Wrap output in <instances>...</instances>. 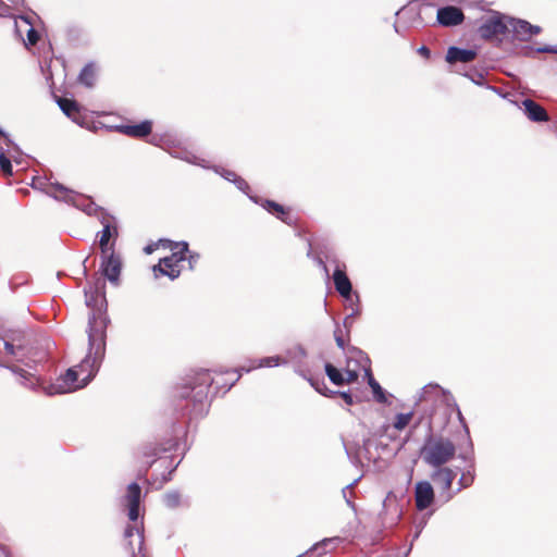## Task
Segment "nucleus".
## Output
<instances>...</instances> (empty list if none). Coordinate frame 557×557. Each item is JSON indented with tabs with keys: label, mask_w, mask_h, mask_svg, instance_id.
<instances>
[{
	"label": "nucleus",
	"mask_w": 557,
	"mask_h": 557,
	"mask_svg": "<svg viewBox=\"0 0 557 557\" xmlns=\"http://www.w3.org/2000/svg\"><path fill=\"white\" fill-rule=\"evenodd\" d=\"M159 243L163 247H169L172 250V253L168 257L161 258L159 263L153 265V273L157 277L159 275H166L171 280H175L181 275V263L186 259L188 244L185 242L173 243L169 239H161Z\"/></svg>",
	"instance_id": "nucleus-1"
},
{
	"label": "nucleus",
	"mask_w": 557,
	"mask_h": 557,
	"mask_svg": "<svg viewBox=\"0 0 557 557\" xmlns=\"http://www.w3.org/2000/svg\"><path fill=\"white\" fill-rule=\"evenodd\" d=\"M456 454V446L449 438L430 440L423 447L424 461L432 467H442L450 461Z\"/></svg>",
	"instance_id": "nucleus-2"
},
{
	"label": "nucleus",
	"mask_w": 557,
	"mask_h": 557,
	"mask_svg": "<svg viewBox=\"0 0 557 557\" xmlns=\"http://www.w3.org/2000/svg\"><path fill=\"white\" fill-rule=\"evenodd\" d=\"M88 325V342L90 350H94L95 361L104 355L108 319L100 309H97L89 317Z\"/></svg>",
	"instance_id": "nucleus-3"
},
{
	"label": "nucleus",
	"mask_w": 557,
	"mask_h": 557,
	"mask_svg": "<svg viewBox=\"0 0 557 557\" xmlns=\"http://www.w3.org/2000/svg\"><path fill=\"white\" fill-rule=\"evenodd\" d=\"M212 382L213 380L210 373L208 371H201L183 387L180 396L182 398H190L195 404L202 405L208 398Z\"/></svg>",
	"instance_id": "nucleus-4"
},
{
	"label": "nucleus",
	"mask_w": 557,
	"mask_h": 557,
	"mask_svg": "<svg viewBox=\"0 0 557 557\" xmlns=\"http://www.w3.org/2000/svg\"><path fill=\"white\" fill-rule=\"evenodd\" d=\"M91 380V373H89L82 381H78V371L74 368L69 369L64 375L58 379V385L52 386V393L64 394L74 392L78 388H82L88 384Z\"/></svg>",
	"instance_id": "nucleus-5"
},
{
	"label": "nucleus",
	"mask_w": 557,
	"mask_h": 557,
	"mask_svg": "<svg viewBox=\"0 0 557 557\" xmlns=\"http://www.w3.org/2000/svg\"><path fill=\"white\" fill-rule=\"evenodd\" d=\"M437 469L431 474L432 481L440 487L442 493L446 494V499L450 500L454 494L450 492L456 472L448 467H436Z\"/></svg>",
	"instance_id": "nucleus-6"
},
{
	"label": "nucleus",
	"mask_w": 557,
	"mask_h": 557,
	"mask_svg": "<svg viewBox=\"0 0 557 557\" xmlns=\"http://www.w3.org/2000/svg\"><path fill=\"white\" fill-rule=\"evenodd\" d=\"M122 261L114 251L102 255L101 272L112 283L119 281L121 274Z\"/></svg>",
	"instance_id": "nucleus-7"
},
{
	"label": "nucleus",
	"mask_w": 557,
	"mask_h": 557,
	"mask_svg": "<svg viewBox=\"0 0 557 557\" xmlns=\"http://www.w3.org/2000/svg\"><path fill=\"white\" fill-rule=\"evenodd\" d=\"M336 267L333 272V282L336 292L344 298H349L352 290V285L349 277L346 274V264L339 261H335Z\"/></svg>",
	"instance_id": "nucleus-8"
},
{
	"label": "nucleus",
	"mask_w": 557,
	"mask_h": 557,
	"mask_svg": "<svg viewBox=\"0 0 557 557\" xmlns=\"http://www.w3.org/2000/svg\"><path fill=\"white\" fill-rule=\"evenodd\" d=\"M479 35L483 39H493L507 32V25L499 15L492 16L479 27Z\"/></svg>",
	"instance_id": "nucleus-9"
},
{
	"label": "nucleus",
	"mask_w": 557,
	"mask_h": 557,
	"mask_svg": "<svg viewBox=\"0 0 557 557\" xmlns=\"http://www.w3.org/2000/svg\"><path fill=\"white\" fill-rule=\"evenodd\" d=\"M437 22L445 27L460 25L465 21V14L458 7L448 5L437 10Z\"/></svg>",
	"instance_id": "nucleus-10"
},
{
	"label": "nucleus",
	"mask_w": 557,
	"mask_h": 557,
	"mask_svg": "<svg viewBox=\"0 0 557 557\" xmlns=\"http://www.w3.org/2000/svg\"><path fill=\"white\" fill-rule=\"evenodd\" d=\"M116 132L136 139H143L152 133V122L141 121L138 124H121L115 126Z\"/></svg>",
	"instance_id": "nucleus-11"
},
{
	"label": "nucleus",
	"mask_w": 557,
	"mask_h": 557,
	"mask_svg": "<svg viewBox=\"0 0 557 557\" xmlns=\"http://www.w3.org/2000/svg\"><path fill=\"white\" fill-rule=\"evenodd\" d=\"M414 499L419 510H424L433 504L434 491L430 482L422 481L416 484Z\"/></svg>",
	"instance_id": "nucleus-12"
},
{
	"label": "nucleus",
	"mask_w": 557,
	"mask_h": 557,
	"mask_svg": "<svg viewBox=\"0 0 557 557\" xmlns=\"http://www.w3.org/2000/svg\"><path fill=\"white\" fill-rule=\"evenodd\" d=\"M141 497V487L137 483H131L127 486L125 499L128 507V518L136 521L139 517V504Z\"/></svg>",
	"instance_id": "nucleus-13"
},
{
	"label": "nucleus",
	"mask_w": 557,
	"mask_h": 557,
	"mask_svg": "<svg viewBox=\"0 0 557 557\" xmlns=\"http://www.w3.org/2000/svg\"><path fill=\"white\" fill-rule=\"evenodd\" d=\"M524 114L532 122H547L549 115L545 108L532 99H524L521 103Z\"/></svg>",
	"instance_id": "nucleus-14"
},
{
	"label": "nucleus",
	"mask_w": 557,
	"mask_h": 557,
	"mask_svg": "<svg viewBox=\"0 0 557 557\" xmlns=\"http://www.w3.org/2000/svg\"><path fill=\"white\" fill-rule=\"evenodd\" d=\"M476 58V52L472 49H461L458 47H449L446 53V61L450 64L470 63Z\"/></svg>",
	"instance_id": "nucleus-15"
},
{
	"label": "nucleus",
	"mask_w": 557,
	"mask_h": 557,
	"mask_svg": "<svg viewBox=\"0 0 557 557\" xmlns=\"http://www.w3.org/2000/svg\"><path fill=\"white\" fill-rule=\"evenodd\" d=\"M58 104L63 113L75 123H82V112L78 103L75 100L69 98H59Z\"/></svg>",
	"instance_id": "nucleus-16"
},
{
	"label": "nucleus",
	"mask_w": 557,
	"mask_h": 557,
	"mask_svg": "<svg viewBox=\"0 0 557 557\" xmlns=\"http://www.w3.org/2000/svg\"><path fill=\"white\" fill-rule=\"evenodd\" d=\"M117 236V231L114 226H111L110 224L104 225L102 231L99 233V247L101 250V253H109L111 251H114V242L110 245V240L112 237Z\"/></svg>",
	"instance_id": "nucleus-17"
},
{
	"label": "nucleus",
	"mask_w": 557,
	"mask_h": 557,
	"mask_svg": "<svg viewBox=\"0 0 557 557\" xmlns=\"http://www.w3.org/2000/svg\"><path fill=\"white\" fill-rule=\"evenodd\" d=\"M262 206L268 212L275 215L283 222H285L287 224H292L293 220H292L290 211L288 208H285L284 206L277 203L273 200H265Z\"/></svg>",
	"instance_id": "nucleus-18"
},
{
	"label": "nucleus",
	"mask_w": 557,
	"mask_h": 557,
	"mask_svg": "<svg viewBox=\"0 0 557 557\" xmlns=\"http://www.w3.org/2000/svg\"><path fill=\"white\" fill-rule=\"evenodd\" d=\"M515 32L521 39H528L533 35L540 34L541 27L532 25L527 21H518L515 25Z\"/></svg>",
	"instance_id": "nucleus-19"
},
{
	"label": "nucleus",
	"mask_w": 557,
	"mask_h": 557,
	"mask_svg": "<svg viewBox=\"0 0 557 557\" xmlns=\"http://www.w3.org/2000/svg\"><path fill=\"white\" fill-rule=\"evenodd\" d=\"M367 376H368V384L372 389L373 397L375 401L380 404H386L387 397L384 392V389L381 387V385L377 383V381L373 377L372 372L370 369L367 370Z\"/></svg>",
	"instance_id": "nucleus-20"
},
{
	"label": "nucleus",
	"mask_w": 557,
	"mask_h": 557,
	"mask_svg": "<svg viewBox=\"0 0 557 557\" xmlns=\"http://www.w3.org/2000/svg\"><path fill=\"white\" fill-rule=\"evenodd\" d=\"M135 532L137 533L138 547L140 548L144 544V535L134 525L131 524H128L124 530V537L127 540L126 546L132 557H135V547L129 539L134 536Z\"/></svg>",
	"instance_id": "nucleus-21"
},
{
	"label": "nucleus",
	"mask_w": 557,
	"mask_h": 557,
	"mask_svg": "<svg viewBox=\"0 0 557 557\" xmlns=\"http://www.w3.org/2000/svg\"><path fill=\"white\" fill-rule=\"evenodd\" d=\"M160 448L154 445V444H147V445H144L140 449V453H139V457L141 459H149V458H152V460H146L145 461V465H146V471L148 470L149 467H151V465L154 462V458L158 456V454L160 453Z\"/></svg>",
	"instance_id": "nucleus-22"
},
{
	"label": "nucleus",
	"mask_w": 557,
	"mask_h": 557,
	"mask_svg": "<svg viewBox=\"0 0 557 557\" xmlns=\"http://www.w3.org/2000/svg\"><path fill=\"white\" fill-rule=\"evenodd\" d=\"M78 79L85 86L92 87L96 79V69L94 64L85 65L79 73Z\"/></svg>",
	"instance_id": "nucleus-23"
},
{
	"label": "nucleus",
	"mask_w": 557,
	"mask_h": 557,
	"mask_svg": "<svg viewBox=\"0 0 557 557\" xmlns=\"http://www.w3.org/2000/svg\"><path fill=\"white\" fill-rule=\"evenodd\" d=\"M325 373L333 384H335V385L344 384V374L332 363L325 364Z\"/></svg>",
	"instance_id": "nucleus-24"
},
{
	"label": "nucleus",
	"mask_w": 557,
	"mask_h": 557,
	"mask_svg": "<svg viewBox=\"0 0 557 557\" xmlns=\"http://www.w3.org/2000/svg\"><path fill=\"white\" fill-rule=\"evenodd\" d=\"M412 418H413L412 411L407 412V413L396 414L394 422H393L394 429H396L397 431H403L405 428H407L409 425Z\"/></svg>",
	"instance_id": "nucleus-25"
},
{
	"label": "nucleus",
	"mask_w": 557,
	"mask_h": 557,
	"mask_svg": "<svg viewBox=\"0 0 557 557\" xmlns=\"http://www.w3.org/2000/svg\"><path fill=\"white\" fill-rule=\"evenodd\" d=\"M473 482H474V472L473 471L468 470L466 472H462L460 475V479L458 481V484H459L458 492L471 486L473 484Z\"/></svg>",
	"instance_id": "nucleus-26"
},
{
	"label": "nucleus",
	"mask_w": 557,
	"mask_h": 557,
	"mask_svg": "<svg viewBox=\"0 0 557 557\" xmlns=\"http://www.w3.org/2000/svg\"><path fill=\"white\" fill-rule=\"evenodd\" d=\"M384 508L386 510L391 509V508L394 509L396 517H395V519L392 520V523H395L397 520H399L401 510L399 509V506H398L395 497L387 496L384 500Z\"/></svg>",
	"instance_id": "nucleus-27"
},
{
	"label": "nucleus",
	"mask_w": 557,
	"mask_h": 557,
	"mask_svg": "<svg viewBox=\"0 0 557 557\" xmlns=\"http://www.w3.org/2000/svg\"><path fill=\"white\" fill-rule=\"evenodd\" d=\"M2 344L5 354L9 356H15L17 354V350L23 349L22 343L14 344L13 342L10 341H3Z\"/></svg>",
	"instance_id": "nucleus-28"
},
{
	"label": "nucleus",
	"mask_w": 557,
	"mask_h": 557,
	"mask_svg": "<svg viewBox=\"0 0 557 557\" xmlns=\"http://www.w3.org/2000/svg\"><path fill=\"white\" fill-rule=\"evenodd\" d=\"M164 502H165V505L170 508H175L180 505V502H181V496L178 493H168L165 496H164Z\"/></svg>",
	"instance_id": "nucleus-29"
},
{
	"label": "nucleus",
	"mask_w": 557,
	"mask_h": 557,
	"mask_svg": "<svg viewBox=\"0 0 557 557\" xmlns=\"http://www.w3.org/2000/svg\"><path fill=\"white\" fill-rule=\"evenodd\" d=\"M282 362L278 356L262 358L259 362V367H276Z\"/></svg>",
	"instance_id": "nucleus-30"
},
{
	"label": "nucleus",
	"mask_w": 557,
	"mask_h": 557,
	"mask_svg": "<svg viewBox=\"0 0 557 557\" xmlns=\"http://www.w3.org/2000/svg\"><path fill=\"white\" fill-rule=\"evenodd\" d=\"M0 168L7 175H12V164L10 159H8L4 153H0Z\"/></svg>",
	"instance_id": "nucleus-31"
},
{
	"label": "nucleus",
	"mask_w": 557,
	"mask_h": 557,
	"mask_svg": "<svg viewBox=\"0 0 557 557\" xmlns=\"http://www.w3.org/2000/svg\"><path fill=\"white\" fill-rule=\"evenodd\" d=\"M334 338H335L336 345L341 349H344L346 346L345 334H344V331L339 326H336V329L334 330Z\"/></svg>",
	"instance_id": "nucleus-32"
},
{
	"label": "nucleus",
	"mask_w": 557,
	"mask_h": 557,
	"mask_svg": "<svg viewBox=\"0 0 557 557\" xmlns=\"http://www.w3.org/2000/svg\"><path fill=\"white\" fill-rule=\"evenodd\" d=\"M344 384H351L356 382L359 377V374L356 370H351L349 368L344 370Z\"/></svg>",
	"instance_id": "nucleus-33"
},
{
	"label": "nucleus",
	"mask_w": 557,
	"mask_h": 557,
	"mask_svg": "<svg viewBox=\"0 0 557 557\" xmlns=\"http://www.w3.org/2000/svg\"><path fill=\"white\" fill-rule=\"evenodd\" d=\"M200 256L197 252H190L189 250L186 253V259L188 260L189 269L194 270L196 263L198 262Z\"/></svg>",
	"instance_id": "nucleus-34"
},
{
	"label": "nucleus",
	"mask_w": 557,
	"mask_h": 557,
	"mask_svg": "<svg viewBox=\"0 0 557 557\" xmlns=\"http://www.w3.org/2000/svg\"><path fill=\"white\" fill-rule=\"evenodd\" d=\"M27 40L30 45H36L39 40V35H38L37 30H35L34 28H30L27 32Z\"/></svg>",
	"instance_id": "nucleus-35"
},
{
	"label": "nucleus",
	"mask_w": 557,
	"mask_h": 557,
	"mask_svg": "<svg viewBox=\"0 0 557 557\" xmlns=\"http://www.w3.org/2000/svg\"><path fill=\"white\" fill-rule=\"evenodd\" d=\"M312 386L322 395L327 396L326 391H329L324 384V382H311Z\"/></svg>",
	"instance_id": "nucleus-36"
},
{
	"label": "nucleus",
	"mask_w": 557,
	"mask_h": 557,
	"mask_svg": "<svg viewBox=\"0 0 557 557\" xmlns=\"http://www.w3.org/2000/svg\"><path fill=\"white\" fill-rule=\"evenodd\" d=\"M337 394L343 398V400L347 405L351 406L354 404L352 396L349 393H347V392H338Z\"/></svg>",
	"instance_id": "nucleus-37"
},
{
	"label": "nucleus",
	"mask_w": 557,
	"mask_h": 557,
	"mask_svg": "<svg viewBox=\"0 0 557 557\" xmlns=\"http://www.w3.org/2000/svg\"><path fill=\"white\" fill-rule=\"evenodd\" d=\"M418 53L420 55H422L424 59H430L431 57V51L430 49L426 47V46H421L419 49H418Z\"/></svg>",
	"instance_id": "nucleus-38"
},
{
	"label": "nucleus",
	"mask_w": 557,
	"mask_h": 557,
	"mask_svg": "<svg viewBox=\"0 0 557 557\" xmlns=\"http://www.w3.org/2000/svg\"><path fill=\"white\" fill-rule=\"evenodd\" d=\"M539 52H548L557 54V47H543L537 49Z\"/></svg>",
	"instance_id": "nucleus-39"
},
{
	"label": "nucleus",
	"mask_w": 557,
	"mask_h": 557,
	"mask_svg": "<svg viewBox=\"0 0 557 557\" xmlns=\"http://www.w3.org/2000/svg\"><path fill=\"white\" fill-rule=\"evenodd\" d=\"M330 543H331V540H323L322 542H320V543L315 544V545L311 548V550H318V549H320L321 547H324V546H326V545H327V544H330Z\"/></svg>",
	"instance_id": "nucleus-40"
},
{
	"label": "nucleus",
	"mask_w": 557,
	"mask_h": 557,
	"mask_svg": "<svg viewBox=\"0 0 557 557\" xmlns=\"http://www.w3.org/2000/svg\"><path fill=\"white\" fill-rule=\"evenodd\" d=\"M158 247V244H151V245H148L147 247H145V252L150 255Z\"/></svg>",
	"instance_id": "nucleus-41"
},
{
	"label": "nucleus",
	"mask_w": 557,
	"mask_h": 557,
	"mask_svg": "<svg viewBox=\"0 0 557 557\" xmlns=\"http://www.w3.org/2000/svg\"><path fill=\"white\" fill-rule=\"evenodd\" d=\"M90 366V361L89 359H85L79 366H78V369L79 371H85L88 367Z\"/></svg>",
	"instance_id": "nucleus-42"
},
{
	"label": "nucleus",
	"mask_w": 557,
	"mask_h": 557,
	"mask_svg": "<svg viewBox=\"0 0 557 557\" xmlns=\"http://www.w3.org/2000/svg\"><path fill=\"white\" fill-rule=\"evenodd\" d=\"M13 371L15 373H18L24 379H26L27 375H29V373L27 371H25L24 369H21V368H14Z\"/></svg>",
	"instance_id": "nucleus-43"
},
{
	"label": "nucleus",
	"mask_w": 557,
	"mask_h": 557,
	"mask_svg": "<svg viewBox=\"0 0 557 557\" xmlns=\"http://www.w3.org/2000/svg\"><path fill=\"white\" fill-rule=\"evenodd\" d=\"M0 138H4L8 143L10 141L9 137L0 129Z\"/></svg>",
	"instance_id": "nucleus-44"
},
{
	"label": "nucleus",
	"mask_w": 557,
	"mask_h": 557,
	"mask_svg": "<svg viewBox=\"0 0 557 557\" xmlns=\"http://www.w3.org/2000/svg\"><path fill=\"white\" fill-rule=\"evenodd\" d=\"M319 262L323 267L324 271L327 273V267L325 265V263L321 259L319 260Z\"/></svg>",
	"instance_id": "nucleus-45"
},
{
	"label": "nucleus",
	"mask_w": 557,
	"mask_h": 557,
	"mask_svg": "<svg viewBox=\"0 0 557 557\" xmlns=\"http://www.w3.org/2000/svg\"><path fill=\"white\" fill-rule=\"evenodd\" d=\"M458 417H459V420H460V421H463V417H462V414H461V412H460V411H458Z\"/></svg>",
	"instance_id": "nucleus-46"
},
{
	"label": "nucleus",
	"mask_w": 557,
	"mask_h": 557,
	"mask_svg": "<svg viewBox=\"0 0 557 557\" xmlns=\"http://www.w3.org/2000/svg\"><path fill=\"white\" fill-rule=\"evenodd\" d=\"M90 301H91V298L86 300L87 306H90Z\"/></svg>",
	"instance_id": "nucleus-47"
}]
</instances>
